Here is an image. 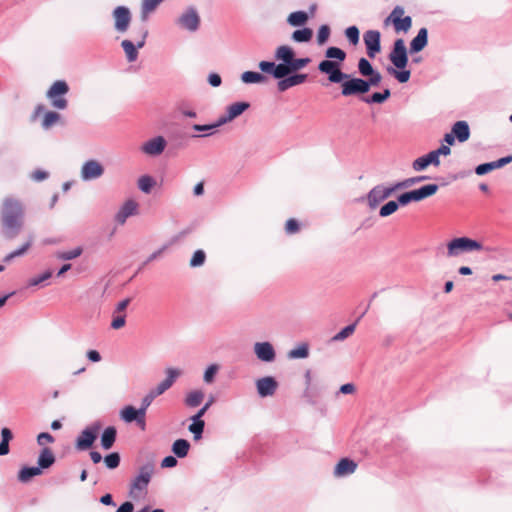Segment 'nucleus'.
I'll return each instance as SVG.
<instances>
[{
	"mask_svg": "<svg viewBox=\"0 0 512 512\" xmlns=\"http://www.w3.org/2000/svg\"><path fill=\"white\" fill-rule=\"evenodd\" d=\"M326 60L318 65L321 73L328 75V80L332 83H341V94L344 97L367 93V83L365 79L351 78L349 74L342 72L341 63L346 59L344 50L331 46L325 51Z\"/></svg>",
	"mask_w": 512,
	"mask_h": 512,
	"instance_id": "nucleus-1",
	"label": "nucleus"
},
{
	"mask_svg": "<svg viewBox=\"0 0 512 512\" xmlns=\"http://www.w3.org/2000/svg\"><path fill=\"white\" fill-rule=\"evenodd\" d=\"M24 207L22 203L12 197L3 200L0 210V223L3 236L14 239L21 232L24 224Z\"/></svg>",
	"mask_w": 512,
	"mask_h": 512,
	"instance_id": "nucleus-2",
	"label": "nucleus"
},
{
	"mask_svg": "<svg viewBox=\"0 0 512 512\" xmlns=\"http://www.w3.org/2000/svg\"><path fill=\"white\" fill-rule=\"evenodd\" d=\"M154 469L153 463H146L139 468L138 474L130 483L129 496L132 499H139L146 494Z\"/></svg>",
	"mask_w": 512,
	"mask_h": 512,
	"instance_id": "nucleus-3",
	"label": "nucleus"
},
{
	"mask_svg": "<svg viewBox=\"0 0 512 512\" xmlns=\"http://www.w3.org/2000/svg\"><path fill=\"white\" fill-rule=\"evenodd\" d=\"M444 143H448V132L443 135V143L439 148L413 161V170L419 172L425 170L429 165L438 166L440 164V156L448 155V145Z\"/></svg>",
	"mask_w": 512,
	"mask_h": 512,
	"instance_id": "nucleus-4",
	"label": "nucleus"
},
{
	"mask_svg": "<svg viewBox=\"0 0 512 512\" xmlns=\"http://www.w3.org/2000/svg\"><path fill=\"white\" fill-rule=\"evenodd\" d=\"M483 249L479 241L466 236L450 239V257H457L464 253L481 251Z\"/></svg>",
	"mask_w": 512,
	"mask_h": 512,
	"instance_id": "nucleus-5",
	"label": "nucleus"
},
{
	"mask_svg": "<svg viewBox=\"0 0 512 512\" xmlns=\"http://www.w3.org/2000/svg\"><path fill=\"white\" fill-rule=\"evenodd\" d=\"M69 91V86L64 80L55 81L47 91V98L51 101V105L59 110L66 109L68 105L67 99L64 97Z\"/></svg>",
	"mask_w": 512,
	"mask_h": 512,
	"instance_id": "nucleus-6",
	"label": "nucleus"
},
{
	"mask_svg": "<svg viewBox=\"0 0 512 512\" xmlns=\"http://www.w3.org/2000/svg\"><path fill=\"white\" fill-rule=\"evenodd\" d=\"M438 190V185L428 184L409 192H405L398 197L399 203L402 206L409 204L410 202L421 201L429 196L435 194Z\"/></svg>",
	"mask_w": 512,
	"mask_h": 512,
	"instance_id": "nucleus-7",
	"label": "nucleus"
},
{
	"mask_svg": "<svg viewBox=\"0 0 512 512\" xmlns=\"http://www.w3.org/2000/svg\"><path fill=\"white\" fill-rule=\"evenodd\" d=\"M403 15L404 8L402 6H396L384 22L386 25L391 22L397 33L407 32L412 26V19L410 16L403 17Z\"/></svg>",
	"mask_w": 512,
	"mask_h": 512,
	"instance_id": "nucleus-8",
	"label": "nucleus"
},
{
	"mask_svg": "<svg viewBox=\"0 0 512 512\" xmlns=\"http://www.w3.org/2000/svg\"><path fill=\"white\" fill-rule=\"evenodd\" d=\"M389 60L397 69H404L408 63L407 49L403 39H397L389 54Z\"/></svg>",
	"mask_w": 512,
	"mask_h": 512,
	"instance_id": "nucleus-9",
	"label": "nucleus"
},
{
	"mask_svg": "<svg viewBox=\"0 0 512 512\" xmlns=\"http://www.w3.org/2000/svg\"><path fill=\"white\" fill-rule=\"evenodd\" d=\"M396 190L397 188H395V184L391 187H386L384 185H377L373 187L367 195L369 207L371 209H375L382 201L390 197Z\"/></svg>",
	"mask_w": 512,
	"mask_h": 512,
	"instance_id": "nucleus-10",
	"label": "nucleus"
},
{
	"mask_svg": "<svg viewBox=\"0 0 512 512\" xmlns=\"http://www.w3.org/2000/svg\"><path fill=\"white\" fill-rule=\"evenodd\" d=\"M112 16L114 19V28L118 33H125L131 23L132 15L128 7L126 6H117L113 12Z\"/></svg>",
	"mask_w": 512,
	"mask_h": 512,
	"instance_id": "nucleus-11",
	"label": "nucleus"
},
{
	"mask_svg": "<svg viewBox=\"0 0 512 512\" xmlns=\"http://www.w3.org/2000/svg\"><path fill=\"white\" fill-rule=\"evenodd\" d=\"M100 429V424L95 423L87 428H85L76 440V448L80 451L86 450L92 446L94 443L97 433Z\"/></svg>",
	"mask_w": 512,
	"mask_h": 512,
	"instance_id": "nucleus-12",
	"label": "nucleus"
},
{
	"mask_svg": "<svg viewBox=\"0 0 512 512\" xmlns=\"http://www.w3.org/2000/svg\"><path fill=\"white\" fill-rule=\"evenodd\" d=\"M148 35V31L146 29H142L141 31V39L134 44L132 41L125 39L121 42V47L123 48L126 58L129 62H134L138 58V49L142 48L145 45L146 37Z\"/></svg>",
	"mask_w": 512,
	"mask_h": 512,
	"instance_id": "nucleus-13",
	"label": "nucleus"
},
{
	"mask_svg": "<svg viewBox=\"0 0 512 512\" xmlns=\"http://www.w3.org/2000/svg\"><path fill=\"white\" fill-rule=\"evenodd\" d=\"M367 55L374 58L381 50V34L378 30H368L363 35Z\"/></svg>",
	"mask_w": 512,
	"mask_h": 512,
	"instance_id": "nucleus-14",
	"label": "nucleus"
},
{
	"mask_svg": "<svg viewBox=\"0 0 512 512\" xmlns=\"http://www.w3.org/2000/svg\"><path fill=\"white\" fill-rule=\"evenodd\" d=\"M469 137L470 127L469 124L464 120L456 121L450 128V146L454 141L464 143L469 139Z\"/></svg>",
	"mask_w": 512,
	"mask_h": 512,
	"instance_id": "nucleus-15",
	"label": "nucleus"
},
{
	"mask_svg": "<svg viewBox=\"0 0 512 512\" xmlns=\"http://www.w3.org/2000/svg\"><path fill=\"white\" fill-rule=\"evenodd\" d=\"M167 142L163 136L149 139L141 146V151L148 156H158L163 153Z\"/></svg>",
	"mask_w": 512,
	"mask_h": 512,
	"instance_id": "nucleus-16",
	"label": "nucleus"
},
{
	"mask_svg": "<svg viewBox=\"0 0 512 512\" xmlns=\"http://www.w3.org/2000/svg\"><path fill=\"white\" fill-rule=\"evenodd\" d=\"M177 23L188 31L194 32L198 29L200 18L194 8L187 9L179 18Z\"/></svg>",
	"mask_w": 512,
	"mask_h": 512,
	"instance_id": "nucleus-17",
	"label": "nucleus"
},
{
	"mask_svg": "<svg viewBox=\"0 0 512 512\" xmlns=\"http://www.w3.org/2000/svg\"><path fill=\"white\" fill-rule=\"evenodd\" d=\"M250 107L248 102H235L227 106L225 114L219 117L220 124L225 125L240 116Z\"/></svg>",
	"mask_w": 512,
	"mask_h": 512,
	"instance_id": "nucleus-18",
	"label": "nucleus"
},
{
	"mask_svg": "<svg viewBox=\"0 0 512 512\" xmlns=\"http://www.w3.org/2000/svg\"><path fill=\"white\" fill-rule=\"evenodd\" d=\"M104 173L103 166L96 160L86 161L81 168V178L84 181L97 179Z\"/></svg>",
	"mask_w": 512,
	"mask_h": 512,
	"instance_id": "nucleus-19",
	"label": "nucleus"
},
{
	"mask_svg": "<svg viewBox=\"0 0 512 512\" xmlns=\"http://www.w3.org/2000/svg\"><path fill=\"white\" fill-rule=\"evenodd\" d=\"M254 353L260 361L273 362L276 358V353L273 345L270 342H256L254 344Z\"/></svg>",
	"mask_w": 512,
	"mask_h": 512,
	"instance_id": "nucleus-20",
	"label": "nucleus"
},
{
	"mask_svg": "<svg viewBox=\"0 0 512 512\" xmlns=\"http://www.w3.org/2000/svg\"><path fill=\"white\" fill-rule=\"evenodd\" d=\"M277 387L278 383L272 376L262 377L256 381L257 392L261 397L274 395Z\"/></svg>",
	"mask_w": 512,
	"mask_h": 512,
	"instance_id": "nucleus-21",
	"label": "nucleus"
},
{
	"mask_svg": "<svg viewBox=\"0 0 512 512\" xmlns=\"http://www.w3.org/2000/svg\"><path fill=\"white\" fill-rule=\"evenodd\" d=\"M138 213V203L133 200L129 199L124 202V204L120 207L118 212L115 215V221L123 225L127 218L133 215H136Z\"/></svg>",
	"mask_w": 512,
	"mask_h": 512,
	"instance_id": "nucleus-22",
	"label": "nucleus"
},
{
	"mask_svg": "<svg viewBox=\"0 0 512 512\" xmlns=\"http://www.w3.org/2000/svg\"><path fill=\"white\" fill-rule=\"evenodd\" d=\"M120 416L127 423L135 421L142 429L145 428V416L140 417L139 409H135L131 405L125 406L121 410Z\"/></svg>",
	"mask_w": 512,
	"mask_h": 512,
	"instance_id": "nucleus-23",
	"label": "nucleus"
},
{
	"mask_svg": "<svg viewBox=\"0 0 512 512\" xmlns=\"http://www.w3.org/2000/svg\"><path fill=\"white\" fill-rule=\"evenodd\" d=\"M307 80V74H295L291 76H286L282 80H279L277 83V88L280 92H284L291 87L300 85Z\"/></svg>",
	"mask_w": 512,
	"mask_h": 512,
	"instance_id": "nucleus-24",
	"label": "nucleus"
},
{
	"mask_svg": "<svg viewBox=\"0 0 512 512\" xmlns=\"http://www.w3.org/2000/svg\"><path fill=\"white\" fill-rule=\"evenodd\" d=\"M357 464L348 458L341 459L334 469V474L338 477L350 475L355 472Z\"/></svg>",
	"mask_w": 512,
	"mask_h": 512,
	"instance_id": "nucleus-25",
	"label": "nucleus"
},
{
	"mask_svg": "<svg viewBox=\"0 0 512 512\" xmlns=\"http://www.w3.org/2000/svg\"><path fill=\"white\" fill-rule=\"evenodd\" d=\"M428 41V32L426 28H421L418 34L412 39L410 43V52L418 53L424 49Z\"/></svg>",
	"mask_w": 512,
	"mask_h": 512,
	"instance_id": "nucleus-26",
	"label": "nucleus"
},
{
	"mask_svg": "<svg viewBox=\"0 0 512 512\" xmlns=\"http://www.w3.org/2000/svg\"><path fill=\"white\" fill-rule=\"evenodd\" d=\"M117 431L114 426H109L104 429L101 435V446L104 450H109L115 443Z\"/></svg>",
	"mask_w": 512,
	"mask_h": 512,
	"instance_id": "nucleus-27",
	"label": "nucleus"
},
{
	"mask_svg": "<svg viewBox=\"0 0 512 512\" xmlns=\"http://www.w3.org/2000/svg\"><path fill=\"white\" fill-rule=\"evenodd\" d=\"M55 462V456L50 448H43L38 457V467L42 469L49 468Z\"/></svg>",
	"mask_w": 512,
	"mask_h": 512,
	"instance_id": "nucleus-28",
	"label": "nucleus"
},
{
	"mask_svg": "<svg viewBox=\"0 0 512 512\" xmlns=\"http://www.w3.org/2000/svg\"><path fill=\"white\" fill-rule=\"evenodd\" d=\"M204 392L202 390H193L187 393L184 403L187 407L194 408L201 404L204 399Z\"/></svg>",
	"mask_w": 512,
	"mask_h": 512,
	"instance_id": "nucleus-29",
	"label": "nucleus"
},
{
	"mask_svg": "<svg viewBox=\"0 0 512 512\" xmlns=\"http://www.w3.org/2000/svg\"><path fill=\"white\" fill-rule=\"evenodd\" d=\"M309 19V16L307 14V12L305 11H295V12H292L288 18H287V22L289 25L293 26V27H297V26H302L304 25Z\"/></svg>",
	"mask_w": 512,
	"mask_h": 512,
	"instance_id": "nucleus-30",
	"label": "nucleus"
},
{
	"mask_svg": "<svg viewBox=\"0 0 512 512\" xmlns=\"http://www.w3.org/2000/svg\"><path fill=\"white\" fill-rule=\"evenodd\" d=\"M220 126H222V124H220V120L218 118L217 121L212 124H207V125L194 124L192 126V129L194 131L203 133L201 135H197V137H205V136L212 135L216 131V129L219 128Z\"/></svg>",
	"mask_w": 512,
	"mask_h": 512,
	"instance_id": "nucleus-31",
	"label": "nucleus"
},
{
	"mask_svg": "<svg viewBox=\"0 0 512 512\" xmlns=\"http://www.w3.org/2000/svg\"><path fill=\"white\" fill-rule=\"evenodd\" d=\"M189 449L190 443L186 439H177L172 445L173 453L179 458L187 456Z\"/></svg>",
	"mask_w": 512,
	"mask_h": 512,
	"instance_id": "nucleus-32",
	"label": "nucleus"
},
{
	"mask_svg": "<svg viewBox=\"0 0 512 512\" xmlns=\"http://www.w3.org/2000/svg\"><path fill=\"white\" fill-rule=\"evenodd\" d=\"M41 473L42 470L38 466L23 467L18 474V479L19 481L26 483L31 480V478L40 475Z\"/></svg>",
	"mask_w": 512,
	"mask_h": 512,
	"instance_id": "nucleus-33",
	"label": "nucleus"
},
{
	"mask_svg": "<svg viewBox=\"0 0 512 512\" xmlns=\"http://www.w3.org/2000/svg\"><path fill=\"white\" fill-rule=\"evenodd\" d=\"M163 0H143L141 5V19L146 22L148 16Z\"/></svg>",
	"mask_w": 512,
	"mask_h": 512,
	"instance_id": "nucleus-34",
	"label": "nucleus"
},
{
	"mask_svg": "<svg viewBox=\"0 0 512 512\" xmlns=\"http://www.w3.org/2000/svg\"><path fill=\"white\" fill-rule=\"evenodd\" d=\"M293 56L294 52L292 48H290L289 46L282 45L276 49L275 57L285 64L289 65L290 62L292 61Z\"/></svg>",
	"mask_w": 512,
	"mask_h": 512,
	"instance_id": "nucleus-35",
	"label": "nucleus"
},
{
	"mask_svg": "<svg viewBox=\"0 0 512 512\" xmlns=\"http://www.w3.org/2000/svg\"><path fill=\"white\" fill-rule=\"evenodd\" d=\"M391 93L389 89H385L383 92H375L371 96L362 97L361 100L367 104L383 103L390 97Z\"/></svg>",
	"mask_w": 512,
	"mask_h": 512,
	"instance_id": "nucleus-36",
	"label": "nucleus"
},
{
	"mask_svg": "<svg viewBox=\"0 0 512 512\" xmlns=\"http://www.w3.org/2000/svg\"><path fill=\"white\" fill-rule=\"evenodd\" d=\"M1 437L0 456H4L9 453V441L13 438L11 430L6 427L2 428Z\"/></svg>",
	"mask_w": 512,
	"mask_h": 512,
	"instance_id": "nucleus-37",
	"label": "nucleus"
},
{
	"mask_svg": "<svg viewBox=\"0 0 512 512\" xmlns=\"http://www.w3.org/2000/svg\"><path fill=\"white\" fill-rule=\"evenodd\" d=\"M241 80L246 84L263 83L266 81V76L259 72L246 71L242 73Z\"/></svg>",
	"mask_w": 512,
	"mask_h": 512,
	"instance_id": "nucleus-38",
	"label": "nucleus"
},
{
	"mask_svg": "<svg viewBox=\"0 0 512 512\" xmlns=\"http://www.w3.org/2000/svg\"><path fill=\"white\" fill-rule=\"evenodd\" d=\"M312 35H313V31L312 29L308 28V27H305L303 29H299V30H295L293 33H292V39L295 41V42H298V43H303V42H308L311 40L312 38Z\"/></svg>",
	"mask_w": 512,
	"mask_h": 512,
	"instance_id": "nucleus-39",
	"label": "nucleus"
},
{
	"mask_svg": "<svg viewBox=\"0 0 512 512\" xmlns=\"http://www.w3.org/2000/svg\"><path fill=\"white\" fill-rule=\"evenodd\" d=\"M308 355H309L308 345L306 343H303V344L299 345L298 347L291 349L288 352L287 356L289 359H303V358H307Z\"/></svg>",
	"mask_w": 512,
	"mask_h": 512,
	"instance_id": "nucleus-40",
	"label": "nucleus"
},
{
	"mask_svg": "<svg viewBox=\"0 0 512 512\" xmlns=\"http://www.w3.org/2000/svg\"><path fill=\"white\" fill-rule=\"evenodd\" d=\"M154 185L155 180L149 175H143L138 179V188L146 194L151 192Z\"/></svg>",
	"mask_w": 512,
	"mask_h": 512,
	"instance_id": "nucleus-41",
	"label": "nucleus"
},
{
	"mask_svg": "<svg viewBox=\"0 0 512 512\" xmlns=\"http://www.w3.org/2000/svg\"><path fill=\"white\" fill-rule=\"evenodd\" d=\"M60 120V115L54 111H48L45 113L42 127L45 130L50 129L53 125H55Z\"/></svg>",
	"mask_w": 512,
	"mask_h": 512,
	"instance_id": "nucleus-42",
	"label": "nucleus"
},
{
	"mask_svg": "<svg viewBox=\"0 0 512 512\" xmlns=\"http://www.w3.org/2000/svg\"><path fill=\"white\" fill-rule=\"evenodd\" d=\"M390 75L394 76L400 83H406L409 81L411 72L409 70L400 69L396 70L392 67L387 68Z\"/></svg>",
	"mask_w": 512,
	"mask_h": 512,
	"instance_id": "nucleus-43",
	"label": "nucleus"
},
{
	"mask_svg": "<svg viewBox=\"0 0 512 512\" xmlns=\"http://www.w3.org/2000/svg\"><path fill=\"white\" fill-rule=\"evenodd\" d=\"M166 377L163 380L170 388L175 383L177 378L182 374V371L178 368L168 367L165 370Z\"/></svg>",
	"mask_w": 512,
	"mask_h": 512,
	"instance_id": "nucleus-44",
	"label": "nucleus"
},
{
	"mask_svg": "<svg viewBox=\"0 0 512 512\" xmlns=\"http://www.w3.org/2000/svg\"><path fill=\"white\" fill-rule=\"evenodd\" d=\"M399 205L401 204L399 203L398 199L397 201H389L380 208L379 215L381 217L390 216L391 214L397 211Z\"/></svg>",
	"mask_w": 512,
	"mask_h": 512,
	"instance_id": "nucleus-45",
	"label": "nucleus"
},
{
	"mask_svg": "<svg viewBox=\"0 0 512 512\" xmlns=\"http://www.w3.org/2000/svg\"><path fill=\"white\" fill-rule=\"evenodd\" d=\"M31 244H32V237H30L29 240L26 243H24L20 248H18L16 250L12 251L11 253L7 254L4 257V261L5 262H10L15 257L23 255L30 248Z\"/></svg>",
	"mask_w": 512,
	"mask_h": 512,
	"instance_id": "nucleus-46",
	"label": "nucleus"
},
{
	"mask_svg": "<svg viewBox=\"0 0 512 512\" xmlns=\"http://www.w3.org/2000/svg\"><path fill=\"white\" fill-rule=\"evenodd\" d=\"M289 73H291V69L288 64L280 63L278 65H274V69L272 72V75L274 78L282 80L284 77H286Z\"/></svg>",
	"mask_w": 512,
	"mask_h": 512,
	"instance_id": "nucleus-47",
	"label": "nucleus"
},
{
	"mask_svg": "<svg viewBox=\"0 0 512 512\" xmlns=\"http://www.w3.org/2000/svg\"><path fill=\"white\" fill-rule=\"evenodd\" d=\"M355 328H356V323H353V324H350V325H347L346 327H344L341 331H339L338 333H336L333 337H332V340L333 341H343L344 339L348 338L350 335L353 334V332L355 331Z\"/></svg>",
	"mask_w": 512,
	"mask_h": 512,
	"instance_id": "nucleus-48",
	"label": "nucleus"
},
{
	"mask_svg": "<svg viewBox=\"0 0 512 512\" xmlns=\"http://www.w3.org/2000/svg\"><path fill=\"white\" fill-rule=\"evenodd\" d=\"M120 455L118 452H112L104 457V463L108 469H115L120 464Z\"/></svg>",
	"mask_w": 512,
	"mask_h": 512,
	"instance_id": "nucleus-49",
	"label": "nucleus"
},
{
	"mask_svg": "<svg viewBox=\"0 0 512 512\" xmlns=\"http://www.w3.org/2000/svg\"><path fill=\"white\" fill-rule=\"evenodd\" d=\"M51 277H52V271L47 270L38 276L30 278L28 281V286L29 287L38 286V285L44 283L45 281H47L48 279H50Z\"/></svg>",
	"mask_w": 512,
	"mask_h": 512,
	"instance_id": "nucleus-50",
	"label": "nucleus"
},
{
	"mask_svg": "<svg viewBox=\"0 0 512 512\" xmlns=\"http://www.w3.org/2000/svg\"><path fill=\"white\" fill-rule=\"evenodd\" d=\"M205 427V422H192L188 430L193 434L194 440H199L202 438V433Z\"/></svg>",
	"mask_w": 512,
	"mask_h": 512,
	"instance_id": "nucleus-51",
	"label": "nucleus"
},
{
	"mask_svg": "<svg viewBox=\"0 0 512 512\" xmlns=\"http://www.w3.org/2000/svg\"><path fill=\"white\" fill-rule=\"evenodd\" d=\"M82 252H83V250L81 247H76L70 251L58 252L57 258H59L61 260H72V259L79 257L82 254Z\"/></svg>",
	"mask_w": 512,
	"mask_h": 512,
	"instance_id": "nucleus-52",
	"label": "nucleus"
},
{
	"mask_svg": "<svg viewBox=\"0 0 512 512\" xmlns=\"http://www.w3.org/2000/svg\"><path fill=\"white\" fill-rule=\"evenodd\" d=\"M156 398V396L149 391L142 399L141 406L139 408L140 417L146 415V410L148 407L152 404L153 400Z\"/></svg>",
	"mask_w": 512,
	"mask_h": 512,
	"instance_id": "nucleus-53",
	"label": "nucleus"
},
{
	"mask_svg": "<svg viewBox=\"0 0 512 512\" xmlns=\"http://www.w3.org/2000/svg\"><path fill=\"white\" fill-rule=\"evenodd\" d=\"M358 70L362 76L367 77L373 73L374 69L366 58H361L358 62Z\"/></svg>",
	"mask_w": 512,
	"mask_h": 512,
	"instance_id": "nucleus-54",
	"label": "nucleus"
},
{
	"mask_svg": "<svg viewBox=\"0 0 512 512\" xmlns=\"http://www.w3.org/2000/svg\"><path fill=\"white\" fill-rule=\"evenodd\" d=\"M359 34V29L356 26H350L345 30V36L352 45L358 44Z\"/></svg>",
	"mask_w": 512,
	"mask_h": 512,
	"instance_id": "nucleus-55",
	"label": "nucleus"
},
{
	"mask_svg": "<svg viewBox=\"0 0 512 512\" xmlns=\"http://www.w3.org/2000/svg\"><path fill=\"white\" fill-rule=\"evenodd\" d=\"M206 255L203 250H196L190 259L191 267H200L205 263Z\"/></svg>",
	"mask_w": 512,
	"mask_h": 512,
	"instance_id": "nucleus-56",
	"label": "nucleus"
},
{
	"mask_svg": "<svg viewBox=\"0 0 512 512\" xmlns=\"http://www.w3.org/2000/svg\"><path fill=\"white\" fill-rule=\"evenodd\" d=\"M219 370V366L217 364L209 365L203 375V380L205 383L210 384L214 381L215 375Z\"/></svg>",
	"mask_w": 512,
	"mask_h": 512,
	"instance_id": "nucleus-57",
	"label": "nucleus"
},
{
	"mask_svg": "<svg viewBox=\"0 0 512 512\" xmlns=\"http://www.w3.org/2000/svg\"><path fill=\"white\" fill-rule=\"evenodd\" d=\"M330 36V28L328 25H321L317 32V43L319 45H323L327 42Z\"/></svg>",
	"mask_w": 512,
	"mask_h": 512,
	"instance_id": "nucleus-58",
	"label": "nucleus"
},
{
	"mask_svg": "<svg viewBox=\"0 0 512 512\" xmlns=\"http://www.w3.org/2000/svg\"><path fill=\"white\" fill-rule=\"evenodd\" d=\"M426 179H427L426 176H416V177L408 178V179H405L404 181L396 183L395 188H397V190L401 189V188H407L415 183L421 182Z\"/></svg>",
	"mask_w": 512,
	"mask_h": 512,
	"instance_id": "nucleus-59",
	"label": "nucleus"
},
{
	"mask_svg": "<svg viewBox=\"0 0 512 512\" xmlns=\"http://www.w3.org/2000/svg\"><path fill=\"white\" fill-rule=\"evenodd\" d=\"M309 62H310L309 58H294L293 57L292 61L289 64V67L291 69V72H293V71H297V70L305 67L306 65H308Z\"/></svg>",
	"mask_w": 512,
	"mask_h": 512,
	"instance_id": "nucleus-60",
	"label": "nucleus"
},
{
	"mask_svg": "<svg viewBox=\"0 0 512 512\" xmlns=\"http://www.w3.org/2000/svg\"><path fill=\"white\" fill-rule=\"evenodd\" d=\"M495 165H494V162H486V163H482V164H479L476 168H475V173L479 176H482V175H485L493 170H495Z\"/></svg>",
	"mask_w": 512,
	"mask_h": 512,
	"instance_id": "nucleus-61",
	"label": "nucleus"
},
{
	"mask_svg": "<svg viewBox=\"0 0 512 512\" xmlns=\"http://www.w3.org/2000/svg\"><path fill=\"white\" fill-rule=\"evenodd\" d=\"M369 76V79L366 80V83H367V91L370 90V87L371 86H377L379 85V83L381 82L382 80V76L381 74L376 71V70H373V73L368 75Z\"/></svg>",
	"mask_w": 512,
	"mask_h": 512,
	"instance_id": "nucleus-62",
	"label": "nucleus"
},
{
	"mask_svg": "<svg viewBox=\"0 0 512 512\" xmlns=\"http://www.w3.org/2000/svg\"><path fill=\"white\" fill-rule=\"evenodd\" d=\"M126 323V315L125 314H117L114 315L113 320L111 322V327L115 330L124 327Z\"/></svg>",
	"mask_w": 512,
	"mask_h": 512,
	"instance_id": "nucleus-63",
	"label": "nucleus"
},
{
	"mask_svg": "<svg viewBox=\"0 0 512 512\" xmlns=\"http://www.w3.org/2000/svg\"><path fill=\"white\" fill-rule=\"evenodd\" d=\"M285 230L288 234H293L299 231V223L297 220L291 218L286 222Z\"/></svg>",
	"mask_w": 512,
	"mask_h": 512,
	"instance_id": "nucleus-64",
	"label": "nucleus"
}]
</instances>
